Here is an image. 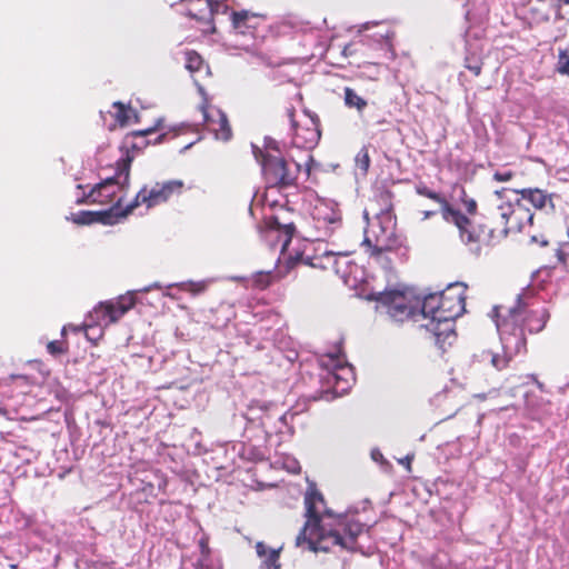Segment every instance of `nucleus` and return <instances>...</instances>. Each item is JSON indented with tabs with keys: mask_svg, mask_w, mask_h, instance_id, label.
Masks as SVG:
<instances>
[{
	"mask_svg": "<svg viewBox=\"0 0 569 569\" xmlns=\"http://www.w3.org/2000/svg\"><path fill=\"white\" fill-rule=\"evenodd\" d=\"M417 194L428 198L440 204L441 213L446 221L455 223L465 243H485L495 246L505 239L509 232L521 231L532 223L533 214L518 200L515 203H506L499 207V218L490 223L473 226L471 220L458 209H455L440 192L430 189L420 181L415 186Z\"/></svg>",
	"mask_w": 569,
	"mask_h": 569,
	"instance_id": "f257e3e1",
	"label": "nucleus"
},
{
	"mask_svg": "<svg viewBox=\"0 0 569 569\" xmlns=\"http://www.w3.org/2000/svg\"><path fill=\"white\" fill-rule=\"evenodd\" d=\"M305 527L297 537V546L306 545L311 551H329L339 546L347 550L355 548L357 536L362 531L359 522H345L327 511L323 497L315 488H309L305 497Z\"/></svg>",
	"mask_w": 569,
	"mask_h": 569,
	"instance_id": "f03ea898",
	"label": "nucleus"
},
{
	"mask_svg": "<svg viewBox=\"0 0 569 569\" xmlns=\"http://www.w3.org/2000/svg\"><path fill=\"white\" fill-rule=\"evenodd\" d=\"M550 318L548 309L535 306L518 296L517 303L508 310V315L497 319V329L500 332L506 356L527 352L525 330L530 333L542 331Z\"/></svg>",
	"mask_w": 569,
	"mask_h": 569,
	"instance_id": "7ed1b4c3",
	"label": "nucleus"
},
{
	"mask_svg": "<svg viewBox=\"0 0 569 569\" xmlns=\"http://www.w3.org/2000/svg\"><path fill=\"white\" fill-rule=\"evenodd\" d=\"M466 290L460 283L449 284L440 292L427 295L421 303V312L431 322H452L466 310Z\"/></svg>",
	"mask_w": 569,
	"mask_h": 569,
	"instance_id": "20e7f679",
	"label": "nucleus"
},
{
	"mask_svg": "<svg viewBox=\"0 0 569 569\" xmlns=\"http://www.w3.org/2000/svg\"><path fill=\"white\" fill-rule=\"evenodd\" d=\"M315 166V159L309 152L303 162H297L293 159L284 157L268 156L261 166L264 180L279 189L297 187L301 176L308 180Z\"/></svg>",
	"mask_w": 569,
	"mask_h": 569,
	"instance_id": "39448f33",
	"label": "nucleus"
},
{
	"mask_svg": "<svg viewBox=\"0 0 569 569\" xmlns=\"http://www.w3.org/2000/svg\"><path fill=\"white\" fill-rule=\"evenodd\" d=\"M133 157L127 154L116 162V172L103 179L77 200L78 204H114L119 192H127L130 186V171Z\"/></svg>",
	"mask_w": 569,
	"mask_h": 569,
	"instance_id": "423d86ee",
	"label": "nucleus"
},
{
	"mask_svg": "<svg viewBox=\"0 0 569 569\" xmlns=\"http://www.w3.org/2000/svg\"><path fill=\"white\" fill-rule=\"evenodd\" d=\"M31 385L24 376H13L8 382L0 385V415L7 419H16L24 407L32 405Z\"/></svg>",
	"mask_w": 569,
	"mask_h": 569,
	"instance_id": "0eeeda50",
	"label": "nucleus"
},
{
	"mask_svg": "<svg viewBox=\"0 0 569 569\" xmlns=\"http://www.w3.org/2000/svg\"><path fill=\"white\" fill-rule=\"evenodd\" d=\"M378 301L390 319L396 322L417 320L418 317L422 316V302L403 291H386L380 295Z\"/></svg>",
	"mask_w": 569,
	"mask_h": 569,
	"instance_id": "6e6552de",
	"label": "nucleus"
},
{
	"mask_svg": "<svg viewBox=\"0 0 569 569\" xmlns=\"http://www.w3.org/2000/svg\"><path fill=\"white\" fill-rule=\"evenodd\" d=\"M393 198L395 194L391 190L383 189L378 196L377 200L381 203V209L377 214L380 222L381 233L377 234L376 243L373 246L372 254H380L381 252L390 249L395 238L396 216L393 213Z\"/></svg>",
	"mask_w": 569,
	"mask_h": 569,
	"instance_id": "1a4fd4ad",
	"label": "nucleus"
},
{
	"mask_svg": "<svg viewBox=\"0 0 569 569\" xmlns=\"http://www.w3.org/2000/svg\"><path fill=\"white\" fill-rule=\"evenodd\" d=\"M184 183L182 180H168L156 182L152 186H143L129 203V209L146 206L147 209L157 207L169 201L172 197L182 193Z\"/></svg>",
	"mask_w": 569,
	"mask_h": 569,
	"instance_id": "9d476101",
	"label": "nucleus"
},
{
	"mask_svg": "<svg viewBox=\"0 0 569 569\" xmlns=\"http://www.w3.org/2000/svg\"><path fill=\"white\" fill-rule=\"evenodd\" d=\"M321 378L333 388L337 396L345 395L353 385L355 371L346 358H320Z\"/></svg>",
	"mask_w": 569,
	"mask_h": 569,
	"instance_id": "9b49d317",
	"label": "nucleus"
},
{
	"mask_svg": "<svg viewBox=\"0 0 569 569\" xmlns=\"http://www.w3.org/2000/svg\"><path fill=\"white\" fill-rule=\"evenodd\" d=\"M289 210H281L279 213L272 214L264 219L266 230L263 236L272 246H279L284 251L290 244L295 232L296 224L287 216Z\"/></svg>",
	"mask_w": 569,
	"mask_h": 569,
	"instance_id": "f8f14e48",
	"label": "nucleus"
},
{
	"mask_svg": "<svg viewBox=\"0 0 569 569\" xmlns=\"http://www.w3.org/2000/svg\"><path fill=\"white\" fill-rule=\"evenodd\" d=\"M133 296H120L116 300L100 302L94 309L96 319L104 326L117 322L123 315L133 308Z\"/></svg>",
	"mask_w": 569,
	"mask_h": 569,
	"instance_id": "ddd939ff",
	"label": "nucleus"
},
{
	"mask_svg": "<svg viewBox=\"0 0 569 569\" xmlns=\"http://www.w3.org/2000/svg\"><path fill=\"white\" fill-rule=\"evenodd\" d=\"M291 126L293 128L292 142L296 147L311 150L320 140V130L315 122L310 127L298 126L295 120V108L287 110Z\"/></svg>",
	"mask_w": 569,
	"mask_h": 569,
	"instance_id": "4468645a",
	"label": "nucleus"
},
{
	"mask_svg": "<svg viewBox=\"0 0 569 569\" xmlns=\"http://www.w3.org/2000/svg\"><path fill=\"white\" fill-rule=\"evenodd\" d=\"M186 3L187 16L198 21H212L220 3L212 0H181Z\"/></svg>",
	"mask_w": 569,
	"mask_h": 569,
	"instance_id": "2eb2a0df",
	"label": "nucleus"
},
{
	"mask_svg": "<svg viewBox=\"0 0 569 569\" xmlns=\"http://www.w3.org/2000/svg\"><path fill=\"white\" fill-rule=\"evenodd\" d=\"M184 67L193 78V81L197 84L199 92L202 96H204V90L200 84V81L210 76L209 66L204 62V60L198 52L193 50H188L184 52Z\"/></svg>",
	"mask_w": 569,
	"mask_h": 569,
	"instance_id": "dca6fc26",
	"label": "nucleus"
},
{
	"mask_svg": "<svg viewBox=\"0 0 569 569\" xmlns=\"http://www.w3.org/2000/svg\"><path fill=\"white\" fill-rule=\"evenodd\" d=\"M264 20V14L253 13L248 10L232 11L231 13L233 29L242 34L251 33Z\"/></svg>",
	"mask_w": 569,
	"mask_h": 569,
	"instance_id": "f3484780",
	"label": "nucleus"
},
{
	"mask_svg": "<svg viewBox=\"0 0 569 569\" xmlns=\"http://www.w3.org/2000/svg\"><path fill=\"white\" fill-rule=\"evenodd\" d=\"M123 199L124 196H120L109 209L93 211L96 223L112 226L132 213L133 209H129V203L126 207L122 206Z\"/></svg>",
	"mask_w": 569,
	"mask_h": 569,
	"instance_id": "a211bd4d",
	"label": "nucleus"
},
{
	"mask_svg": "<svg viewBox=\"0 0 569 569\" xmlns=\"http://www.w3.org/2000/svg\"><path fill=\"white\" fill-rule=\"evenodd\" d=\"M198 550L197 558L192 563L193 569H222L221 561L212 553L209 539L204 533L199 539Z\"/></svg>",
	"mask_w": 569,
	"mask_h": 569,
	"instance_id": "6ab92c4d",
	"label": "nucleus"
},
{
	"mask_svg": "<svg viewBox=\"0 0 569 569\" xmlns=\"http://www.w3.org/2000/svg\"><path fill=\"white\" fill-rule=\"evenodd\" d=\"M435 343L441 352H447V347L452 346L457 340V333L451 322H431Z\"/></svg>",
	"mask_w": 569,
	"mask_h": 569,
	"instance_id": "aec40b11",
	"label": "nucleus"
},
{
	"mask_svg": "<svg viewBox=\"0 0 569 569\" xmlns=\"http://www.w3.org/2000/svg\"><path fill=\"white\" fill-rule=\"evenodd\" d=\"M161 124H162V120H157L156 124L150 128H147L143 130H136V131L128 133L126 136L127 150L122 157H126L127 154H129L130 149L131 150L144 149L149 144V141L146 140V137L154 133L161 127Z\"/></svg>",
	"mask_w": 569,
	"mask_h": 569,
	"instance_id": "412c9836",
	"label": "nucleus"
},
{
	"mask_svg": "<svg viewBox=\"0 0 569 569\" xmlns=\"http://www.w3.org/2000/svg\"><path fill=\"white\" fill-rule=\"evenodd\" d=\"M521 194V199L531 203L536 209L542 210L549 208L553 210L555 204L552 200V194L547 193L546 191L538 188H528L518 191Z\"/></svg>",
	"mask_w": 569,
	"mask_h": 569,
	"instance_id": "4be33fe9",
	"label": "nucleus"
},
{
	"mask_svg": "<svg viewBox=\"0 0 569 569\" xmlns=\"http://www.w3.org/2000/svg\"><path fill=\"white\" fill-rule=\"evenodd\" d=\"M211 116L216 117L218 121L214 123L213 133L214 138L221 141H229L232 137V128L224 112L220 109H212Z\"/></svg>",
	"mask_w": 569,
	"mask_h": 569,
	"instance_id": "5701e85b",
	"label": "nucleus"
},
{
	"mask_svg": "<svg viewBox=\"0 0 569 569\" xmlns=\"http://www.w3.org/2000/svg\"><path fill=\"white\" fill-rule=\"evenodd\" d=\"M341 254H337L332 251H326L320 258H313L310 264L312 267H318L321 269H332L336 272H339L338 268V257Z\"/></svg>",
	"mask_w": 569,
	"mask_h": 569,
	"instance_id": "b1692460",
	"label": "nucleus"
},
{
	"mask_svg": "<svg viewBox=\"0 0 569 569\" xmlns=\"http://www.w3.org/2000/svg\"><path fill=\"white\" fill-rule=\"evenodd\" d=\"M253 153L261 166H263V161L268 158L269 154L276 158L283 157L281 154L279 143L272 139L266 141L264 149H254Z\"/></svg>",
	"mask_w": 569,
	"mask_h": 569,
	"instance_id": "393cba45",
	"label": "nucleus"
},
{
	"mask_svg": "<svg viewBox=\"0 0 569 569\" xmlns=\"http://www.w3.org/2000/svg\"><path fill=\"white\" fill-rule=\"evenodd\" d=\"M199 109L202 113L203 126L206 127V129L210 132H212V130H216L214 123L218 121V119L216 117L211 116V110L218 109V108L212 106L209 102V100L207 99V97H204Z\"/></svg>",
	"mask_w": 569,
	"mask_h": 569,
	"instance_id": "a878e982",
	"label": "nucleus"
},
{
	"mask_svg": "<svg viewBox=\"0 0 569 569\" xmlns=\"http://www.w3.org/2000/svg\"><path fill=\"white\" fill-rule=\"evenodd\" d=\"M345 103L349 108H356L358 111H362L367 107V101L357 94V92L349 88H345Z\"/></svg>",
	"mask_w": 569,
	"mask_h": 569,
	"instance_id": "bb28decb",
	"label": "nucleus"
},
{
	"mask_svg": "<svg viewBox=\"0 0 569 569\" xmlns=\"http://www.w3.org/2000/svg\"><path fill=\"white\" fill-rule=\"evenodd\" d=\"M114 113L113 118L116 120V123L120 127H124L130 123L131 113L132 110L130 108H127L122 102L117 101L113 104Z\"/></svg>",
	"mask_w": 569,
	"mask_h": 569,
	"instance_id": "cd10ccee",
	"label": "nucleus"
},
{
	"mask_svg": "<svg viewBox=\"0 0 569 569\" xmlns=\"http://www.w3.org/2000/svg\"><path fill=\"white\" fill-rule=\"evenodd\" d=\"M274 277L271 272H257L252 278V284L254 288L264 290L272 284Z\"/></svg>",
	"mask_w": 569,
	"mask_h": 569,
	"instance_id": "c85d7f7f",
	"label": "nucleus"
},
{
	"mask_svg": "<svg viewBox=\"0 0 569 569\" xmlns=\"http://www.w3.org/2000/svg\"><path fill=\"white\" fill-rule=\"evenodd\" d=\"M531 20L537 23H547L550 21V11L543 6H535L530 10Z\"/></svg>",
	"mask_w": 569,
	"mask_h": 569,
	"instance_id": "c756f323",
	"label": "nucleus"
},
{
	"mask_svg": "<svg viewBox=\"0 0 569 569\" xmlns=\"http://www.w3.org/2000/svg\"><path fill=\"white\" fill-rule=\"evenodd\" d=\"M556 70L560 74L569 76V50L568 49H559Z\"/></svg>",
	"mask_w": 569,
	"mask_h": 569,
	"instance_id": "7c9ffc66",
	"label": "nucleus"
},
{
	"mask_svg": "<svg viewBox=\"0 0 569 569\" xmlns=\"http://www.w3.org/2000/svg\"><path fill=\"white\" fill-rule=\"evenodd\" d=\"M356 166L363 173H367L370 167V156L367 147H362L356 156Z\"/></svg>",
	"mask_w": 569,
	"mask_h": 569,
	"instance_id": "2f4dec72",
	"label": "nucleus"
},
{
	"mask_svg": "<svg viewBox=\"0 0 569 569\" xmlns=\"http://www.w3.org/2000/svg\"><path fill=\"white\" fill-rule=\"evenodd\" d=\"M279 553L280 549H270L268 555L263 557L262 567L264 569H280Z\"/></svg>",
	"mask_w": 569,
	"mask_h": 569,
	"instance_id": "473e14b6",
	"label": "nucleus"
},
{
	"mask_svg": "<svg viewBox=\"0 0 569 569\" xmlns=\"http://www.w3.org/2000/svg\"><path fill=\"white\" fill-rule=\"evenodd\" d=\"M556 257L562 266L567 264L569 259V234H567L566 240L559 242L556 250Z\"/></svg>",
	"mask_w": 569,
	"mask_h": 569,
	"instance_id": "72a5a7b5",
	"label": "nucleus"
},
{
	"mask_svg": "<svg viewBox=\"0 0 569 569\" xmlns=\"http://www.w3.org/2000/svg\"><path fill=\"white\" fill-rule=\"evenodd\" d=\"M72 221L77 224L84 226L96 223V218L93 211L83 210L72 214Z\"/></svg>",
	"mask_w": 569,
	"mask_h": 569,
	"instance_id": "f704fd0d",
	"label": "nucleus"
},
{
	"mask_svg": "<svg viewBox=\"0 0 569 569\" xmlns=\"http://www.w3.org/2000/svg\"><path fill=\"white\" fill-rule=\"evenodd\" d=\"M460 200H461V203L468 214H471V216L476 214L477 209H478L477 201L475 199L470 198L467 194L465 189H461Z\"/></svg>",
	"mask_w": 569,
	"mask_h": 569,
	"instance_id": "c9c22d12",
	"label": "nucleus"
},
{
	"mask_svg": "<svg viewBox=\"0 0 569 569\" xmlns=\"http://www.w3.org/2000/svg\"><path fill=\"white\" fill-rule=\"evenodd\" d=\"M483 62L479 58L467 57L465 67L471 71L476 77L481 74Z\"/></svg>",
	"mask_w": 569,
	"mask_h": 569,
	"instance_id": "e433bc0d",
	"label": "nucleus"
},
{
	"mask_svg": "<svg viewBox=\"0 0 569 569\" xmlns=\"http://www.w3.org/2000/svg\"><path fill=\"white\" fill-rule=\"evenodd\" d=\"M47 351L51 355L68 352V346L64 340H52L47 343Z\"/></svg>",
	"mask_w": 569,
	"mask_h": 569,
	"instance_id": "4c0bfd02",
	"label": "nucleus"
},
{
	"mask_svg": "<svg viewBox=\"0 0 569 569\" xmlns=\"http://www.w3.org/2000/svg\"><path fill=\"white\" fill-rule=\"evenodd\" d=\"M395 37V32L387 31L385 34H381V38L383 39L382 48L390 52L391 56H395L392 39Z\"/></svg>",
	"mask_w": 569,
	"mask_h": 569,
	"instance_id": "58836bf2",
	"label": "nucleus"
},
{
	"mask_svg": "<svg viewBox=\"0 0 569 569\" xmlns=\"http://www.w3.org/2000/svg\"><path fill=\"white\" fill-rule=\"evenodd\" d=\"M284 468L291 473H298L300 471L299 462L293 458L286 459Z\"/></svg>",
	"mask_w": 569,
	"mask_h": 569,
	"instance_id": "ea45409f",
	"label": "nucleus"
},
{
	"mask_svg": "<svg viewBox=\"0 0 569 569\" xmlns=\"http://www.w3.org/2000/svg\"><path fill=\"white\" fill-rule=\"evenodd\" d=\"M513 176H515V173L510 170L503 171V172L497 171L493 173V179L499 182H506V181L511 180L513 178Z\"/></svg>",
	"mask_w": 569,
	"mask_h": 569,
	"instance_id": "a19ab883",
	"label": "nucleus"
},
{
	"mask_svg": "<svg viewBox=\"0 0 569 569\" xmlns=\"http://www.w3.org/2000/svg\"><path fill=\"white\" fill-rule=\"evenodd\" d=\"M509 358H491V365L497 369L501 370L508 363Z\"/></svg>",
	"mask_w": 569,
	"mask_h": 569,
	"instance_id": "79ce46f5",
	"label": "nucleus"
},
{
	"mask_svg": "<svg viewBox=\"0 0 569 569\" xmlns=\"http://www.w3.org/2000/svg\"><path fill=\"white\" fill-rule=\"evenodd\" d=\"M256 550H257V553L260 558H263L264 556L268 555V550H267V547L264 546L263 542H257L256 545Z\"/></svg>",
	"mask_w": 569,
	"mask_h": 569,
	"instance_id": "37998d69",
	"label": "nucleus"
},
{
	"mask_svg": "<svg viewBox=\"0 0 569 569\" xmlns=\"http://www.w3.org/2000/svg\"><path fill=\"white\" fill-rule=\"evenodd\" d=\"M356 52H357V50L355 49V46L352 43L345 46L343 51H342L343 56H346V57L352 56Z\"/></svg>",
	"mask_w": 569,
	"mask_h": 569,
	"instance_id": "c03bdc74",
	"label": "nucleus"
},
{
	"mask_svg": "<svg viewBox=\"0 0 569 569\" xmlns=\"http://www.w3.org/2000/svg\"><path fill=\"white\" fill-rule=\"evenodd\" d=\"M435 214H436V211H431V210L422 211V219L427 220V219L433 217Z\"/></svg>",
	"mask_w": 569,
	"mask_h": 569,
	"instance_id": "a18cd8bd",
	"label": "nucleus"
},
{
	"mask_svg": "<svg viewBox=\"0 0 569 569\" xmlns=\"http://www.w3.org/2000/svg\"><path fill=\"white\" fill-rule=\"evenodd\" d=\"M372 459L378 461L380 458H382V455L378 450H373L371 452Z\"/></svg>",
	"mask_w": 569,
	"mask_h": 569,
	"instance_id": "49530a36",
	"label": "nucleus"
},
{
	"mask_svg": "<svg viewBox=\"0 0 569 569\" xmlns=\"http://www.w3.org/2000/svg\"><path fill=\"white\" fill-rule=\"evenodd\" d=\"M166 136H167L166 133L159 134V136L154 139L153 143H154V144H157V143H161V142L163 141V139L166 138Z\"/></svg>",
	"mask_w": 569,
	"mask_h": 569,
	"instance_id": "de8ad7c7",
	"label": "nucleus"
},
{
	"mask_svg": "<svg viewBox=\"0 0 569 569\" xmlns=\"http://www.w3.org/2000/svg\"><path fill=\"white\" fill-rule=\"evenodd\" d=\"M90 329H94V328H93V327H87V328L83 330V333H84V336H86L88 339H90V336H89V330H90Z\"/></svg>",
	"mask_w": 569,
	"mask_h": 569,
	"instance_id": "09e8293b",
	"label": "nucleus"
},
{
	"mask_svg": "<svg viewBox=\"0 0 569 569\" xmlns=\"http://www.w3.org/2000/svg\"><path fill=\"white\" fill-rule=\"evenodd\" d=\"M476 397L479 398L480 400H485L486 399V395L485 393L476 395Z\"/></svg>",
	"mask_w": 569,
	"mask_h": 569,
	"instance_id": "8fccbe9b",
	"label": "nucleus"
},
{
	"mask_svg": "<svg viewBox=\"0 0 569 569\" xmlns=\"http://www.w3.org/2000/svg\"><path fill=\"white\" fill-rule=\"evenodd\" d=\"M67 330H68V327H67V326H64V327L62 328V330H61V336H62V337L66 335Z\"/></svg>",
	"mask_w": 569,
	"mask_h": 569,
	"instance_id": "3c124183",
	"label": "nucleus"
},
{
	"mask_svg": "<svg viewBox=\"0 0 569 569\" xmlns=\"http://www.w3.org/2000/svg\"><path fill=\"white\" fill-rule=\"evenodd\" d=\"M325 356L331 357V356H342V355H341V351H339L338 353H326Z\"/></svg>",
	"mask_w": 569,
	"mask_h": 569,
	"instance_id": "603ef678",
	"label": "nucleus"
},
{
	"mask_svg": "<svg viewBox=\"0 0 569 569\" xmlns=\"http://www.w3.org/2000/svg\"><path fill=\"white\" fill-rule=\"evenodd\" d=\"M72 329H73V331H74L77 335L82 332V329H80V328H72Z\"/></svg>",
	"mask_w": 569,
	"mask_h": 569,
	"instance_id": "864d4df0",
	"label": "nucleus"
},
{
	"mask_svg": "<svg viewBox=\"0 0 569 569\" xmlns=\"http://www.w3.org/2000/svg\"><path fill=\"white\" fill-rule=\"evenodd\" d=\"M365 243H367V244H369V246H370V240L367 238V239L365 240Z\"/></svg>",
	"mask_w": 569,
	"mask_h": 569,
	"instance_id": "5fc2aeb1",
	"label": "nucleus"
},
{
	"mask_svg": "<svg viewBox=\"0 0 569 569\" xmlns=\"http://www.w3.org/2000/svg\"><path fill=\"white\" fill-rule=\"evenodd\" d=\"M565 4H569V0H561Z\"/></svg>",
	"mask_w": 569,
	"mask_h": 569,
	"instance_id": "6e6d98bb",
	"label": "nucleus"
}]
</instances>
